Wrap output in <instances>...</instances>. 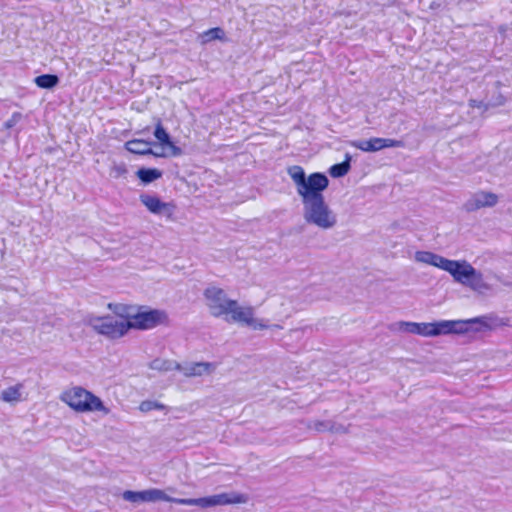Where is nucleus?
<instances>
[{"mask_svg":"<svg viewBox=\"0 0 512 512\" xmlns=\"http://www.w3.org/2000/svg\"><path fill=\"white\" fill-rule=\"evenodd\" d=\"M287 173L305 205L306 221L322 229L332 228L336 224V217L325 203L322 194L329 185L326 175L314 172L306 177L304 169L299 165L288 167Z\"/></svg>","mask_w":512,"mask_h":512,"instance_id":"obj_1","label":"nucleus"},{"mask_svg":"<svg viewBox=\"0 0 512 512\" xmlns=\"http://www.w3.org/2000/svg\"><path fill=\"white\" fill-rule=\"evenodd\" d=\"M212 316L223 317L226 321L247 325L254 329H265L267 325L257 322L254 318V308L243 306L237 300L228 298L224 289L209 286L203 293Z\"/></svg>","mask_w":512,"mask_h":512,"instance_id":"obj_2","label":"nucleus"},{"mask_svg":"<svg viewBox=\"0 0 512 512\" xmlns=\"http://www.w3.org/2000/svg\"><path fill=\"white\" fill-rule=\"evenodd\" d=\"M108 308L112 310L120 318L127 319L129 331L134 330H151L158 326L168 325L169 318L164 310L152 309L147 306L132 305H112Z\"/></svg>","mask_w":512,"mask_h":512,"instance_id":"obj_3","label":"nucleus"},{"mask_svg":"<svg viewBox=\"0 0 512 512\" xmlns=\"http://www.w3.org/2000/svg\"><path fill=\"white\" fill-rule=\"evenodd\" d=\"M426 262L449 272L455 281L467 285L474 290L486 287L482 274L466 261L449 260L433 253H426Z\"/></svg>","mask_w":512,"mask_h":512,"instance_id":"obj_4","label":"nucleus"},{"mask_svg":"<svg viewBox=\"0 0 512 512\" xmlns=\"http://www.w3.org/2000/svg\"><path fill=\"white\" fill-rule=\"evenodd\" d=\"M60 400L77 413L100 412L104 415L110 413L109 408L98 396L81 386L65 389L60 395Z\"/></svg>","mask_w":512,"mask_h":512,"instance_id":"obj_5","label":"nucleus"},{"mask_svg":"<svg viewBox=\"0 0 512 512\" xmlns=\"http://www.w3.org/2000/svg\"><path fill=\"white\" fill-rule=\"evenodd\" d=\"M88 325L99 335L110 340H117L129 332L127 319L117 320L111 315L94 316L88 320Z\"/></svg>","mask_w":512,"mask_h":512,"instance_id":"obj_6","label":"nucleus"},{"mask_svg":"<svg viewBox=\"0 0 512 512\" xmlns=\"http://www.w3.org/2000/svg\"><path fill=\"white\" fill-rule=\"evenodd\" d=\"M462 321H441L435 323H405L408 331L421 336H438L440 334L460 333L463 329L457 328L463 325Z\"/></svg>","mask_w":512,"mask_h":512,"instance_id":"obj_7","label":"nucleus"},{"mask_svg":"<svg viewBox=\"0 0 512 512\" xmlns=\"http://www.w3.org/2000/svg\"><path fill=\"white\" fill-rule=\"evenodd\" d=\"M248 497L245 494L241 493H221L213 496L189 499L186 500H177L180 505H188V506H200L202 508L219 506V505H229V504H242L246 503Z\"/></svg>","mask_w":512,"mask_h":512,"instance_id":"obj_8","label":"nucleus"},{"mask_svg":"<svg viewBox=\"0 0 512 512\" xmlns=\"http://www.w3.org/2000/svg\"><path fill=\"white\" fill-rule=\"evenodd\" d=\"M405 144L402 140L374 137L354 143V147L363 152H376L385 148H402Z\"/></svg>","mask_w":512,"mask_h":512,"instance_id":"obj_9","label":"nucleus"},{"mask_svg":"<svg viewBox=\"0 0 512 512\" xmlns=\"http://www.w3.org/2000/svg\"><path fill=\"white\" fill-rule=\"evenodd\" d=\"M140 202L146 209L153 214L164 213L168 218L173 216L176 208L173 202H163L158 196L150 194H141Z\"/></svg>","mask_w":512,"mask_h":512,"instance_id":"obj_10","label":"nucleus"},{"mask_svg":"<svg viewBox=\"0 0 512 512\" xmlns=\"http://www.w3.org/2000/svg\"><path fill=\"white\" fill-rule=\"evenodd\" d=\"M154 136L162 149L167 151V153H163L164 156L169 155L172 157H177L182 154V149L172 141L169 133L164 128L160 119H158L156 122Z\"/></svg>","mask_w":512,"mask_h":512,"instance_id":"obj_11","label":"nucleus"},{"mask_svg":"<svg viewBox=\"0 0 512 512\" xmlns=\"http://www.w3.org/2000/svg\"><path fill=\"white\" fill-rule=\"evenodd\" d=\"M498 202V196L492 192H480L476 197L467 203V210H477L483 207H492Z\"/></svg>","mask_w":512,"mask_h":512,"instance_id":"obj_12","label":"nucleus"},{"mask_svg":"<svg viewBox=\"0 0 512 512\" xmlns=\"http://www.w3.org/2000/svg\"><path fill=\"white\" fill-rule=\"evenodd\" d=\"M124 148L135 155H150L153 154L151 149V142L144 139H132L124 144Z\"/></svg>","mask_w":512,"mask_h":512,"instance_id":"obj_13","label":"nucleus"},{"mask_svg":"<svg viewBox=\"0 0 512 512\" xmlns=\"http://www.w3.org/2000/svg\"><path fill=\"white\" fill-rule=\"evenodd\" d=\"M177 500H186V498H172L160 489H149L143 491V502L166 501L179 504Z\"/></svg>","mask_w":512,"mask_h":512,"instance_id":"obj_14","label":"nucleus"},{"mask_svg":"<svg viewBox=\"0 0 512 512\" xmlns=\"http://www.w3.org/2000/svg\"><path fill=\"white\" fill-rule=\"evenodd\" d=\"M136 176L143 184H149L162 177V172L157 168H140L136 172Z\"/></svg>","mask_w":512,"mask_h":512,"instance_id":"obj_15","label":"nucleus"},{"mask_svg":"<svg viewBox=\"0 0 512 512\" xmlns=\"http://www.w3.org/2000/svg\"><path fill=\"white\" fill-rule=\"evenodd\" d=\"M34 82L39 88L51 89L59 83V78L54 74H42L37 76Z\"/></svg>","mask_w":512,"mask_h":512,"instance_id":"obj_16","label":"nucleus"},{"mask_svg":"<svg viewBox=\"0 0 512 512\" xmlns=\"http://www.w3.org/2000/svg\"><path fill=\"white\" fill-rule=\"evenodd\" d=\"M22 384H17L5 389L2 392L1 398L8 403L18 402L21 400Z\"/></svg>","mask_w":512,"mask_h":512,"instance_id":"obj_17","label":"nucleus"},{"mask_svg":"<svg viewBox=\"0 0 512 512\" xmlns=\"http://www.w3.org/2000/svg\"><path fill=\"white\" fill-rule=\"evenodd\" d=\"M350 170V158L347 157L341 163L334 164L330 167L329 173L334 178H339L345 176Z\"/></svg>","mask_w":512,"mask_h":512,"instance_id":"obj_18","label":"nucleus"},{"mask_svg":"<svg viewBox=\"0 0 512 512\" xmlns=\"http://www.w3.org/2000/svg\"><path fill=\"white\" fill-rule=\"evenodd\" d=\"M203 42L207 43L212 40H223L224 39V31L220 27L211 28L203 33Z\"/></svg>","mask_w":512,"mask_h":512,"instance_id":"obj_19","label":"nucleus"},{"mask_svg":"<svg viewBox=\"0 0 512 512\" xmlns=\"http://www.w3.org/2000/svg\"><path fill=\"white\" fill-rule=\"evenodd\" d=\"M211 367H212V364L208 363V362L195 363L189 368V372L187 373V375H189V376L202 375L205 372H209L211 370Z\"/></svg>","mask_w":512,"mask_h":512,"instance_id":"obj_20","label":"nucleus"},{"mask_svg":"<svg viewBox=\"0 0 512 512\" xmlns=\"http://www.w3.org/2000/svg\"><path fill=\"white\" fill-rule=\"evenodd\" d=\"M128 170H127V167L124 163H121V164H118V165H114L112 168H111V173L113 174V176L115 178H120V177H124L126 174H127Z\"/></svg>","mask_w":512,"mask_h":512,"instance_id":"obj_21","label":"nucleus"},{"mask_svg":"<svg viewBox=\"0 0 512 512\" xmlns=\"http://www.w3.org/2000/svg\"><path fill=\"white\" fill-rule=\"evenodd\" d=\"M164 405L152 401H144L140 404V410L143 412L150 411L152 409H163Z\"/></svg>","mask_w":512,"mask_h":512,"instance_id":"obj_22","label":"nucleus"},{"mask_svg":"<svg viewBox=\"0 0 512 512\" xmlns=\"http://www.w3.org/2000/svg\"><path fill=\"white\" fill-rule=\"evenodd\" d=\"M124 498L131 502H143V491L141 492H133V491H126L124 493Z\"/></svg>","mask_w":512,"mask_h":512,"instance_id":"obj_23","label":"nucleus"},{"mask_svg":"<svg viewBox=\"0 0 512 512\" xmlns=\"http://www.w3.org/2000/svg\"><path fill=\"white\" fill-rule=\"evenodd\" d=\"M469 106H470L471 108H476V107H477V108H479V107L481 106V102H478V101H476V100H474V99H471V100L469 101Z\"/></svg>","mask_w":512,"mask_h":512,"instance_id":"obj_24","label":"nucleus"},{"mask_svg":"<svg viewBox=\"0 0 512 512\" xmlns=\"http://www.w3.org/2000/svg\"><path fill=\"white\" fill-rule=\"evenodd\" d=\"M322 427H324V423H323V422L318 421V422H316V423L314 424V428H315L316 430H318V431H321V430H322Z\"/></svg>","mask_w":512,"mask_h":512,"instance_id":"obj_25","label":"nucleus"}]
</instances>
